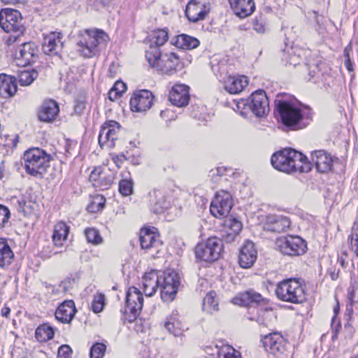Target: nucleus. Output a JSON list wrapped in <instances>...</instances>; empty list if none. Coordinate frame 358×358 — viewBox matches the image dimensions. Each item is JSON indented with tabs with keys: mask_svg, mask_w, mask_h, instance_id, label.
<instances>
[{
	"mask_svg": "<svg viewBox=\"0 0 358 358\" xmlns=\"http://www.w3.org/2000/svg\"><path fill=\"white\" fill-rule=\"evenodd\" d=\"M272 166L286 173H308L312 164L302 152L290 148H283L273 153L271 157Z\"/></svg>",
	"mask_w": 358,
	"mask_h": 358,
	"instance_id": "1",
	"label": "nucleus"
},
{
	"mask_svg": "<svg viewBox=\"0 0 358 358\" xmlns=\"http://www.w3.org/2000/svg\"><path fill=\"white\" fill-rule=\"evenodd\" d=\"M145 58L149 65L162 75L171 76L183 68V63L176 53L164 52L157 47L146 50Z\"/></svg>",
	"mask_w": 358,
	"mask_h": 358,
	"instance_id": "2",
	"label": "nucleus"
},
{
	"mask_svg": "<svg viewBox=\"0 0 358 358\" xmlns=\"http://www.w3.org/2000/svg\"><path fill=\"white\" fill-rule=\"evenodd\" d=\"M78 38V52L84 57L91 58L99 53L100 46L106 43L108 36L102 30L85 29L80 31Z\"/></svg>",
	"mask_w": 358,
	"mask_h": 358,
	"instance_id": "3",
	"label": "nucleus"
},
{
	"mask_svg": "<svg viewBox=\"0 0 358 358\" xmlns=\"http://www.w3.org/2000/svg\"><path fill=\"white\" fill-rule=\"evenodd\" d=\"M23 159L24 169L28 174L43 178L50 168L52 157L41 148H31L24 152Z\"/></svg>",
	"mask_w": 358,
	"mask_h": 358,
	"instance_id": "4",
	"label": "nucleus"
},
{
	"mask_svg": "<svg viewBox=\"0 0 358 358\" xmlns=\"http://www.w3.org/2000/svg\"><path fill=\"white\" fill-rule=\"evenodd\" d=\"M236 107L243 117H246L252 112L256 117H262L269 112V103L264 90H257L248 99L238 101Z\"/></svg>",
	"mask_w": 358,
	"mask_h": 358,
	"instance_id": "5",
	"label": "nucleus"
},
{
	"mask_svg": "<svg viewBox=\"0 0 358 358\" xmlns=\"http://www.w3.org/2000/svg\"><path fill=\"white\" fill-rule=\"evenodd\" d=\"M275 294L281 301L301 303L306 300L305 286L299 279L289 278L278 283Z\"/></svg>",
	"mask_w": 358,
	"mask_h": 358,
	"instance_id": "6",
	"label": "nucleus"
},
{
	"mask_svg": "<svg viewBox=\"0 0 358 358\" xmlns=\"http://www.w3.org/2000/svg\"><path fill=\"white\" fill-rule=\"evenodd\" d=\"M22 21L21 14L17 10L5 8L0 11V27L4 31L11 33L8 38L10 45L15 43L24 34L25 28Z\"/></svg>",
	"mask_w": 358,
	"mask_h": 358,
	"instance_id": "7",
	"label": "nucleus"
},
{
	"mask_svg": "<svg viewBox=\"0 0 358 358\" xmlns=\"http://www.w3.org/2000/svg\"><path fill=\"white\" fill-rule=\"evenodd\" d=\"M143 305V294L135 287L128 289L126 296V306L122 313L124 320L134 322L141 312Z\"/></svg>",
	"mask_w": 358,
	"mask_h": 358,
	"instance_id": "8",
	"label": "nucleus"
},
{
	"mask_svg": "<svg viewBox=\"0 0 358 358\" xmlns=\"http://www.w3.org/2000/svg\"><path fill=\"white\" fill-rule=\"evenodd\" d=\"M275 108L281 122L287 127L296 126L303 117L301 110L293 101L278 100Z\"/></svg>",
	"mask_w": 358,
	"mask_h": 358,
	"instance_id": "9",
	"label": "nucleus"
},
{
	"mask_svg": "<svg viewBox=\"0 0 358 358\" xmlns=\"http://www.w3.org/2000/svg\"><path fill=\"white\" fill-rule=\"evenodd\" d=\"M222 250V241L217 237H210L205 243L196 245L195 254L197 259L210 262L218 259Z\"/></svg>",
	"mask_w": 358,
	"mask_h": 358,
	"instance_id": "10",
	"label": "nucleus"
},
{
	"mask_svg": "<svg viewBox=\"0 0 358 358\" xmlns=\"http://www.w3.org/2000/svg\"><path fill=\"white\" fill-rule=\"evenodd\" d=\"M275 246L281 253L289 256H299L306 252L305 241L298 236H287L276 239Z\"/></svg>",
	"mask_w": 358,
	"mask_h": 358,
	"instance_id": "11",
	"label": "nucleus"
},
{
	"mask_svg": "<svg viewBox=\"0 0 358 358\" xmlns=\"http://www.w3.org/2000/svg\"><path fill=\"white\" fill-rule=\"evenodd\" d=\"M173 190L165 187L154 189L148 194L150 210L155 213H161L171 204Z\"/></svg>",
	"mask_w": 358,
	"mask_h": 358,
	"instance_id": "12",
	"label": "nucleus"
},
{
	"mask_svg": "<svg viewBox=\"0 0 358 358\" xmlns=\"http://www.w3.org/2000/svg\"><path fill=\"white\" fill-rule=\"evenodd\" d=\"M232 206L233 201L231 194L222 190L216 193L211 201L210 210L214 217L224 218L229 215Z\"/></svg>",
	"mask_w": 358,
	"mask_h": 358,
	"instance_id": "13",
	"label": "nucleus"
},
{
	"mask_svg": "<svg viewBox=\"0 0 358 358\" xmlns=\"http://www.w3.org/2000/svg\"><path fill=\"white\" fill-rule=\"evenodd\" d=\"M160 281L162 299L164 301H172L180 285L178 273L174 271L164 273L163 275L160 276Z\"/></svg>",
	"mask_w": 358,
	"mask_h": 358,
	"instance_id": "14",
	"label": "nucleus"
},
{
	"mask_svg": "<svg viewBox=\"0 0 358 358\" xmlns=\"http://www.w3.org/2000/svg\"><path fill=\"white\" fill-rule=\"evenodd\" d=\"M120 125L118 122L110 120L101 127L99 135V144L102 149H111L115 147L118 138Z\"/></svg>",
	"mask_w": 358,
	"mask_h": 358,
	"instance_id": "15",
	"label": "nucleus"
},
{
	"mask_svg": "<svg viewBox=\"0 0 358 358\" xmlns=\"http://www.w3.org/2000/svg\"><path fill=\"white\" fill-rule=\"evenodd\" d=\"M210 10V0H190L185 9V15L192 22L205 19Z\"/></svg>",
	"mask_w": 358,
	"mask_h": 358,
	"instance_id": "16",
	"label": "nucleus"
},
{
	"mask_svg": "<svg viewBox=\"0 0 358 358\" xmlns=\"http://www.w3.org/2000/svg\"><path fill=\"white\" fill-rule=\"evenodd\" d=\"M154 96L146 90H142L134 93L130 99L131 110L134 112H145L153 105Z\"/></svg>",
	"mask_w": 358,
	"mask_h": 358,
	"instance_id": "17",
	"label": "nucleus"
},
{
	"mask_svg": "<svg viewBox=\"0 0 358 358\" xmlns=\"http://www.w3.org/2000/svg\"><path fill=\"white\" fill-rule=\"evenodd\" d=\"M262 342L265 350L271 354H282L285 350L286 341L278 332L264 336Z\"/></svg>",
	"mask_w": 358,
	"mask_h": 358,
	"instance_id": "18",
	"label": "nucleus"
},
{
	"mask_svg": "<svg viewBox=\"0 0 358 358\" xmlns=\"http://www.w3.org/2000/svg\"><path fill=\"white\" fill-rule=\"evenodd\" d=\"M289 226V219L282 215L269 214L266 216L263 222L264 230L271 232H283L286 231Z\"/></svg>",
	"mask_w": 358,
	"mask_h": 358,
	"instance_id": "19",
	"label": "nucleus"
},
{
	"mask_svg": "<svg viewBox=\"0 0 358 358\" xmlns=\"http://www.w3.org/2000/svg\"><path fill=\"white\" fill-rule=\"evenodd\" d=\"M257 258V251L255 244L247 241L241 247L238 256V263L241 267L249 268L253 266Z\"/></svg>",
	"mask_w": 358,
	"mask_h": 358,
	"instance_id": "20",
	"label": "nucleus"
},
{
	"mask_svg": "<svg viewBox=\"0 0 358 358\" xmlns=\"http://www.w3.org/2000/svg\"><path fill=\"white\" fill-rule=\"evenodd\" d=\"M169 99L176 106H186L189 101V87L182 84L175 85L169 92Z\"/></svg>",
	"mask_w": 358,
	"mask_h": 358,
	"instance_id": "21",
	"label": "nucleus"
},
{
	"mask_svg": "<svg viewBox=\"0 0 358 358\" xmlns=\"http://www.w3.org/2000/svg\"><path fill=\"white\" fill-rule=\"evenodd\" d=\"M62 34L51 32L45 36L43 43V51L48 55H56L62 48Z\"/></svg>",
	"mask_w": 358,
	"mask_h": 358,
	"instance_id": "22",
	"label": "nucleus"
},
{
	"mask_svg": "<svg viewBox=\"0 0 358 358\" xmlns=\"http://www.w3.org/2000/svg\"><path fill=\"white\" fill-rule=\"evenodd\" d=\"M234 14L240 18L250 15L255 10L254 0H228Z\"/></svg>",
	"mask_w": 358,
	"mask_h": 358,
	"instance_id": "23",
	"label": "nucleus"
},
{
	"mask_svg": "<svg viewBox=\"0 0 358 358\" xmlns=\"http://www.w3.org/2000/svg\"><path fill=\"white\" fill-rule=\"evenodd\" d=\"M76 311L73 301L67 300L57 307L55 311V317L64 324H69L73 319Z\"/></svg>",
	"mask_w": 358,
	"mask_h": 358,
	"instance_id": "24",
	"label": "nucleus"
},
{
	"mask_svg": "<svg viewBox=\"0 0 358 358\" xmlns=\"http://www.w3.org/2000/svg\"><path fill=\"white\" fill-rule=\"evenodd\" d=\"M248 85V79L245 76H229L224 81L226 91L232 94L241 92Z\"/></svg>",
	"mask_w": 358,
	"mask_h": 358,
	"instance_id": "25",
	"label": "nucleus"
},
{
	"mask_svg": "<svg viewBox=\"0 0 358 358\" xmlns=\"http://www.w3.org/2000/svg\"><path fill=\"white\" fill-rule=\"evenodd\" d=\"M155 228L143 229L141 231L140 243L142 249L151 250L158 248L162 245V243L159 239L158 236L154 232Z\"/></svg>",
	"mask_w": 358,
	"mask_h": 358,
	"instance_id": "26",
	"label": "nucleus"
},
{
	"mask_svg": "<svg viewBox=\"0 0 358 358\" xmlns=\"http://www.w3.org/2000/svg\"><path fill=\"white\" fill-rule=\"evenodd\" d=\"M16 78L14 76L4 73L0 74V96L3 98H9L15 95L17 92Z\"/></svg>",
	"mask_w": 358,
	"mask_h": 358,
	"instance_id": "27",
	"label": "nucleus"
},
{
	"mask_svg": "<svg viewBox=\"0 0 358 358\" xmlns=\"http://www.w3.org/2000/svg\"><path fill=\"white\" fill-rule=\"evenodd\" d=\"M333 165V158L331 154L324 150L315 151V168L322 173L329 172Z\"/></svg>",
	"mask_w": 358,
	"mask_h": 358,
	"instance_id": "28",
	"label": "nucleus"
},
{
	"mask_svg": "<svg viewBox=\"0 0 358 358\" xmlns=\"http://www.w3.org/2000/svg\"><path fill=\"white\" fill-rule=\"evenodd\" d=\"M160 276L155 271L146 273L142 280L143 291L147 296H152L159 288Z\"/></svg>",
	"mask_w": 358,
	"mask_h": 358,
	"instance_id": "29",
	"label": "nucleus"
},
{
	"mask_svg": "<svg viewBox=\"0 0 358 358\" xmlns=\"http://www.w3.org/2000/svg\"><path fill=\"white\" fill-rule=\"evenodd\" d=\"M164 327L169 334L174 336H180L182 334L185 326L180 320L178 311H175L166 318Z\"/></svg>",
	"mask_w": 358,
	"mask_h": 358,
	"instance_id": "30",
	"label": "nucleus"
},
{
	"mask_svg": "<svg viewBox=\"0 0 358 358\" xmlns=\"http://www.w3.org/2000/svg\"><path fill=\"white\" fill-rule=\"evenodd\" d=\"M59 111L57 103L53 100H48L41 106L38 112V117L41 121L50 122L55 119Z\"/></svg>",
	"mask_w": 358,
	"mask_h": 358,
	"instance_id": "31",
	"label": "nucleus"
},
{
	"mask_svg": "<svg viewBox=\"0 0 358 358\" xmlns=\"http://www.w3.org/2000/svg\"><path fill=\"white\" fill-rule=\"evenodd\" d=\"M36 45L34 43L28 42L23 43L18 53H16V58L18 60H22L20 64L22 66L29 64L34 62V58L36 56Z\"/></svg>",
	"mask_w": 358,
	"mask_h": 358,
	"instance_id": "32",
	"label": "nucleus"
},
{
	"mask_svg": "<svg viewBox=\"0 0 358 358\" xmlns=\"http://www.w3.org/2000/svg\"><path fill=\"white\" fill-rule=\"evenodd\" d=\"M69 233V227L64 222H57L55 227L52 234V241L55 247H61L63 242L66 241Z\"/></svg>",
	"mask_w": 358,
	"mask_h": 358,
	"instance_id": "33",
	"label": "nucleus"
},
{
	"mask_svg": "<svg viewBox=\"0 0 358 358\" xmlns=\"http://www.w3.org/2000/svg\"><path fill=\"white\" fill-rule=\"evenodd\" d=\"M171 43L181 49H194L199 45L200 43L194 37L187 34H180L177 36L175 41Z\"/></svg>",
	"mask_w": 358,
	"mask_h": 358,
	"instance_id": "34",
	"label": "nucleus"
},
{
	"mask_svg": "<svg viewBox=\"0 0 358 358\" xmlns=\"http://www.w3.org/2000/svg\"><path fill=\"white\" fill-rule=\"evenodd\" d=\"M150 49L151 47L161 48L169 39V33L166 29H157L152 31L148 36Z\"/></svg>",
	"mask_w": 358,
	"mask_h": 358,
	"instance_id": "35",
	"label": "nucleus"
},
{
	"mask_svg": "<svg viewBox=\"0 0 358 358\" xmlns=\"http://www.w3.org/2000/svg\"><path fill=\"white\" fill-rule=\"evenodd\" d=\"M90 180L96 187L107 189L111 184V181L107 179L105 174L101 171V168L94 169L90 175Z\"/></svg>",
	"mask_w": 358,
	"mask_h": 358,
	"instance_id": "36",
	"label": "nucleus"
},
{
	"mask_svg": "<svg viewBox=\"0 0 358 358\" xmlns=\"http://www.w3.org/2000/svg\"><path fill=\"white\" fill-rule=\"evenodd\" d=\"M14 254L6 239L0 238V266L3 267L11 264Z\"/></svg>",
	"mask_w": 358,
	"mask_h": 358,
	"instance_id": "37",
	"label": "nucleus"
},
{
	"mask_svg": "<svg viewBox=\"0 0 358 358\" xmlns=\"http://www.w3.org/2000/svg\"><path fill=\"white\" fill-rule=\"evenodd\" d=\"M54 336L52 328L47 324H43L37 327L35 331V337L38 342H46Z\"/></svg>",
	"mask_w": 358,
	"mask_h": 358,
	"instance_id": "38",
	"label": "nucleus"
},
{
	"mask_svg": "<svg viewBox=\"0 0 358 358\" xmlns=\"http://www.w3.org/2000/svg\"><path fill=\"white\" fill-rule=\"evenodd\" d=\"M358 286V279L354 275L351 276V282L349 287L348 288V299L349 301V305L347 306V310L352 312V306L356 303L358 301L355 300V291Z\"/></svg>",
	"mask_w": 358,
	"mask_h": 358,
	"instance_id": "39",
	"label": "nucleus"
},
{
	"mask_svg": "<svg viewBox=\"0 0 358 358\" xmlns=\"http://www.w3.org/2000/svg\"><path fill=\"white\" fill-rule=\"evenodd\" d=\"M203 309L210 313L218 310V302L215 292L212 291L206 294L203 299Z\"/></svg>",
	"mask_w": 358,
	"mask_h": 358,
	"instance_id": "40",
	"label": "nucleus"
},
{
	"mask_svg": "<svg viewBox=\"0 0 358 358\" xmlns=\"http://www.w3.org/2000/svg\"><path fill=\"white\" fill-rule=\"evenodd\" d=\"M38 73L36 71H22L18 74V81L22 86L31 85L37 78Z\"/></svg>",
	"mask_w": 358,
	"mask_h": 358,
	"instance_id": "41",
	"label": "nucleus"
},
{
	"mask_svg": "<svg viewBox=\"0 0 358 358\" xmlns=\"http://www.w3.org/2000/svg\"><path fill=\"white\" fill-rule=\"evenodd\" d=\"M85 235L88 243L97 245L103 243V238L99 231L95 228H87Z\"/></svg>",
	"mask_w": 358,
	"mask_h": 358,
	"instance_id": "42",
	"label": "nucleus"
},
{
	"mask_svg": "<svg viewBox=\"0 0 358 358\" xmlns=\"http://www.w3.org/2000/svg\"><path fill=\"white\" fill-rule=\"evenodd\" d=\"M219 358H241V354L231 345L223 346L219 351Z\"/></svg>",
	"mask_w": 358,
	"mask_h": 358,
	"instance_id": "43",
	"label": "nucleus"
},
{
	"mask_svg": "<svg viewBox=\"0 0 358 358\" xmlns=\"http://www.w3.org/2000/svg\"><path fill=\"white\" fill-rule=\"evenodd\" d=\"M105 305L104 295L102 294H98L94 296L93 301L91 305V309L96 313L102 311Z\"/></svg>",
	"mask_w": 358,
	"mask_h": 358,
	"instance_id": "44",
	"label": "nucleus"
},
{
	"mask_svg": "<svg viewBox=\"0 0 358 358\" xmlns=\"http://www.w3.org/2000/svg\"><path fill=\"white\" fill-rule=\"evenodd\" d=\"M106 350V346L100 343L94 344L90 352V358H103Z\"/></svg>",
	"mask_w": 358,
	"mask_h": 358,
	"instance_id": "45",
	"label": "nucleus"
},
{
	"mask_svg": "<svg viewBox=\"0 0 358 358\" xmlns=\"http://www.w3.org/2000/svg\"><path fill=\"white\" fill-rule=\"evenodd\" d=\"M119 191L123 196H129L133 192V181L124 179L119 182Z\"/></svg>",
	"mask_w": 358,
	"mask_h": 358,
	"instance_id": "46",
	"label": "nucleus"
},
{
	"mask_svg": "<svg viewBox=\"0 0 358 358\" xmlns=\"http://www.w3.org/2000/svg\"><path fill=\"white\" fill-rule=\"evenodd\" d=\"M13 204L16 207L17 211L19 213H22L24 214V215H26L28 213V211L27 210V201L24 199V197H13L12 199Z\"/></svg>",
	"mask_w": 358,
	"mask_h": 358,
	"instance_id": "47",
	"label": "nucleus"
},
{
	"mask_svg": "<svg viewBox=\"0 0 358 358\" xmlns=\"http://www.w3.org/2000/svg\"><path fill=\"white\" fill-rule=\"evenodd\" d=\"M225 225L231 230L234 235H237L242 229V223L235 218L227 220Z\"/></svg>",
	"mask_w": 358,
	"mask_h": 358,
	"instance_id": "48",
	"label": "nucleus"
},
{
	"mask_svg": "<svg viewBox=\"0 0 358 358\" xmlns=\"http://www.w3.org/2000/svg\"><path fill=\"white\" fill-rule=\"evenodd\" d=\"M294 51L292 48H287L283 50L282 59L285 60L290 65H296L299 62L298 57L293 54Z\"/></svg>",
	"mask_w": 358,
	"mask_h": 358,
	"instance_id": "49",
	"label": "nucleus"
},
{
	"mask_svg": "<svg viewBox=\"0 0 358 358\" xmlns=\"http://www.w3.org/2000/svg\"><path fill=\"white\" fill-rule=\"evenodd\" d=\"M10 217V213L9 209L3 205H0V229L5 227Z\"/></svg>",
	"mask_w": 358,
	"mask_h": 358,
	"instance_id": "50",
	"label": "nucleus"
},
{
	"mask_svg": "<svg viewBox=\"0 0 358 358\" xmlns=\"http://www.w3.org/2000/svg\"><path fill=\"white\" fill-rule=\"evenodd\" d=\"M60 253L58 250H55L52 248V246L48 245L43 248V249L40 252V256L43 259H49L53 255H57Z\"/></svg>",
	"mask_w": 358,
	"mask_h": 358,
	"instance_id": "51",
	"label": "nucleus"
},
{
	"mask_svg": "<svg viewBox=\"0 0 358 358\" xmlns=\"http://www.w3.org/2000/svg\"><path fill=\"white\" fill-rule=\"evenodd\" d=\"M104 206V199L103 197L96 198L94 200L88 207L91 212H96L101 210Z\"/></svg>",
	"mask_w": 358,
	"mask_h": 358,
	"instance_id": "52",
	"label": "nucleus"
},
{
	"mask_svg": "<svg viewBox=\"0 0 358 358\" xmlns=\"http://www.w3.org/2000/svg\"><path fill=\"white\" fill-rule=\"evenodd\" d=\"M72 350L68 345L60 346L57 352L58 358H71Z\"/></svg>",
	"mask_w": 358,
	"mask_h": 358,
	"instance_id": "53",
	"label": "nucleus"
},
{
	"mask_svg": "<svg viewBox=\"0 0 358 358\" xmlns=\"http://www.w3.org/2000/svg\"><path fill=\"white\" fill-rule=\"evenodd\" d=\"M252 27L257 33H264L266 28L263 18L259 17H257L252 21Z\"/></svg>",
	"mask_w": 358,
	"mask_h": 358,
	"instance_id": "54",
	"label": "nucleus"
},
{
	"mask_svg": "<svg viewBox=\"0 0 358 358\" xmlns=\"http://www.w3.org/2000/svg\"><path fill=\"white\" fill-rule=\"evenodd\" d=\"M336 323L335 317H333L331 320V327H332V340L335 341L338 338V334L341 329V323L338 322L336 324L334 325Z\"/></svg>",
	"mask_w": 358,
	"mask_h": 358,
	"instance_id": "55",
	"label": "nucleus"
},
{
	"mask_svg": "<svg viewBox=\"0 0 358 358\" xmlns=\"http://www.w3.org/2000/svg\"><path fill=\"white\" fill-rule=\"evenodd\" d=\"M112 88L122 95V94L127 90V85L122 81H117Z\"/></svg>",
	"mask_w": 358,
	"mask_h": 358,
	"instance_id": "56",
	"label": "nucleus"
},
{
	"mask_svg": "<svg viewBox=\"0 0 358 358\" xmlns=\"http://www.w3.org/2000/svg\"><path fill=\"white\" fill-rule=\"evenodd\" d=\"M245 296L248 297V299L255 302H259L262 299L261 294L253 292H247L245 293Z\"/></svg>",
	"mask_w": 358,
	"mask_h": 358,
	"instance_id": "57",
	"label": "nucleus"
},
{
	"mask_svg": "<svg viewBox=\"0 0 358 358\" xmlns=\"http://www.w3.org/2000/svg\"><path fill=\"white\" fill-rule=\"evenodd\" d=\"M122 95L119 94V92L115 91L113 88L110 89V90L108 92V99L110 101H115L118 98H120Z\"/></svg>",
	"mask_w": 358,
	"mask_h": 358,
	"instance_id": "58",
	"label": "nucleus"
},
{
	"mask_svg": "<svg viewBox=\"0 0 358 358\" xmlns=\"http://www.w3.org/2000/svg\"><path fill=\"white\" fill-rule=\"evenodd\" d=\"M352 50V46L351 43H350L344 49L343 55L345 57V59H350V53Z\"/></svg>",
	"mask_w": 358,
	"mask_h": 358,
	"instance_id": "59",
	"label": "nucleus"
},
{
	"mask_svg": "<svg viewBox=\"0 0 358 358\" xmlns=\"http://www.w3.org/2000/svg\"><path fill=\"white\" fill-rule=\"evenodd\" d=\"M344 65L350 73L354 71L353 63L350 59H345Z\"/></svg>",
	"mask_w": 358,
	"mask_h": 358,
	"instance_id": "60",
	"label": "nucleus"
},
{
	"mask_svg": "<svg viewBox=\"0 0 358 358\" xmlns=\"http://www.w3.org/2000/svg\"><path fill=\"white\" fill-rule=\"evenodd\" d=\"M113 162L116 164V166L120 168V164L122 163V159L118 156H114L112 157Z\"/></svg>",
	"mask_w": 358,
	"mask_h": 358,
	"instance_id": "61",
	"label": "nucleus"
},
{
	"mask_svg": "<svg viewBox=\"0 0 358 358\" xmlns=\"http://www.w3.org/2000/svg\"><path fill=\"white\" fill-rule=\"evenodd\" d=\"M10 312V309L8 307H3L1 309V315L8 317Z\"/></svg>",
	"mask_w": 358,
	"mask_h": 358,
	"instance_id": "62",
	"label": "nucleus"
},
{
	"mask_svg": "<svg viewBox=\"0 0 358 358\" xmlns=\"http://www.w3.org/2000/svg\"><path fill=\"white\" fill-rule=\"evenodd\" d=\"M349 239L350 241L351 245H352L355 243L358 242V235L357 234H353L349 237Z\"/></svg>",
	"mask_w": 358,
	"mask_h": 358,
	"instance_id": "63",
	"label": "nucleus"
},
{
	"mask_svg": "<svg viewBox=\"0 0 358 358\" xmlns=\"http://www.w3.org/2000/svg\"><path fill=\"white\" fill-rule=\"evenodd\" d=\"M351 248L353 252L356 255L357 257H358V242L355 243V244H352V245H351Z\"/></svg>",
	"mask_w": 358,
	"mask_h": 358,
	"instance_id": "64",
	"label": "nucleus"
}]
</instances>
